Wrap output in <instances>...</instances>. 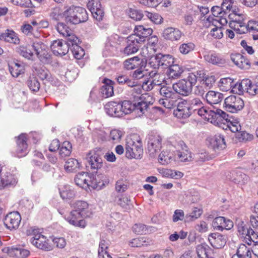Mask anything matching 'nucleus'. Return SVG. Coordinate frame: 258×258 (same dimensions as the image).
<instances>
[{"label":"nucleus","instance_id":"nucleus-1","mask_svg":"<svg viewBox=\"0 0 258 258\" xmlns=\"http://www.w3.org/2000/svg\"><path fill=\"white\" fill-rule=\"evenodd\" d=\"M198 115L212 123L221 125L223 124L222 127L224 130L229 129L232 132H234L240 129V124L237 120L230 117L220 109H210L203 106L198 111Z\"/></svg>","mask_w":258,"mask_h":258},{"label":"nucleus","instance_id":"nucleus-25","mask_svg":"<svg viewBox=\"0 0 258 258\" xmlns=\"http://www.w3.org/2000/svg\"><path fill=\"white\" fill-rule=\"evenodd\" d=\"M231 58L234 64L241 69L248 70L250 67L249 61L240 53L232 55Z\"/></svg>","mask_w":258,"mask_h":258},{"label":"nucleus","instance_id":"nucleus-44","mask_svg":"<svg viewBox=\"0 0 258 258\" xmlns=\"http://www.w3.org/2000/svg\"><path fill=\"white\" fill-rule=\"evenodd\" d=\"M252 251L250 247H247L244 244L239 245L236 254L239 258H251Z\"/></svg>","mask_w":258,"mask_h":258},{"label":"nucleus","instance_id":"nucleus-51","mask_svg":"<svg viewBox=\"0 0 258 258\" xmlns=\"http://www.w3.org/2000/svg\"><path fill=\"white\" fill-rule=\"evenodd\" d=\"M27 85L29 89L33 92H37L40 87V83L37 78L34 75L30 76L27 81Z\"/></svg>","mask_w":258,"mask_h":258},{"label":"nucleus","instance_id":"nucleus-5","mask_svg":"<svg viewBox=\"0 0 258 258\" xmlns=\"http://www.w3.org/2000/svg\"><path fill=\"white\" fill-rule=\"evenodd\" d=\"M26 233L27 236H30V243L37 248L47 251L51 249L48 239L42 234V229L31 227L26 230Z\"/></svg>","mask_w":258,"mask_h":258},{"label":"nucleus","instance_id":"nucleus-17","mask_svg":"<svg viewBox=\"0 0 258 258\" xmlns=\"http://www.w3.org/2000/svg\"><path fill=\"white\" fill-rule=\"evenodd\" d=\"M17 143V148L16 150V154L17 156L20 158L26 156L28 152L26 135L21 134L18 137Z\"/></svg>","mask_w":258,"mask_h":258},{"label":"nucleus","instance_id":"nucleus-27","mask_svg":"<svg viewBox=\"0 0 258 258\" xmlns=\"http://www.w3.org/2000/svg\"><path fill=\"white\" fill-rule=\"evenodd\" d=\"M51 49L55 55H65L69 50L68 45L60 40H54L51 45Z\"/></svg>","mask_w":258,"mask_h":258},{"label":"nucleus","instance_id":"nucleus-3","mask_svg":"<svg viewBox=\"0 0 258 258\" xmlns=\"http://www.w3.org/2000/svg\"><path fill=\"white\" fill-rule=\"evenodd\" d=\"M63 15L67 22L73 24L83 23L88 19V15L85 8L73 5L66 7Z\"/></svg>","mask_w":258,"mask_h":258},{"label":"nucleus","instance_id":"nucleus-31","mask_svg":"<svg viewBox=\"0 0 258 258\" xmlns=\"http://www.w3.org/2000/svg\"><path fill=\"white\" fill-rule=\"evenodd\" d=\"M224 98L223 94L219 92L208 91L205 96V99L209 104H217L222 101Z\"/></svg>","mask_w":258,"mask_h":258},{"label":"nucleus","instance_id":"nucleus-18","mask_svg":"<svg viewBox=\"0 0 258 258\" xmlns=\"http://www.w3.org/2000/svg\"><path fill=\"white\" fill-rule=\"evenodd\" d=\"M172 89L176 93L183 96L189 95L192 90L183 79L174 83L172 85Z\"/></svg>","mask_w":258,"mask_h":258},{"label":"nucleus","instance_id":"nucleus-50","mask_svg":"<svg viewBox=\"0 0 258 258\" xmlns=\"http://www.w3.org/2000/svg\"><path fill=\"white\" fill-rule=\"evenodd\" d=\"M172 154L167 150H163L159 155V162L164 165L170 163L172 160Z\"/></svg>","mask_w":258,"mask_h":258},{"label":"nucleus","instance_id":"nucleus-52","mask_svg":"<svg viewBox=\"0 0 258 258\" xmlns=\"http://www.w3.org/2000/svg\"><path fill=\"white\" fill-rule=\"evenodd\" d=\"M123 135L124 133L122 131L116 129L112 130L110 133L109 140L114 143H118Z\"/></svg>","mask_w":258,"mask_h":258},{"label":"nucleus","instance_id":"nucleus-11","mask_svg":"<svg viewBox=\"0 0 258 258\" xmlns=\"http://www.w3.org/2000/svg\"><path fill=\"white\" fill-rule=\"evenodd\" d=\"M212 226L215 230L217 231L228 230L233 227V222L224 217L219 216L213 219Z\"/></svg>","mask_w":258,"mask_h":258},{"label":"nucleus","instance_id":"nucleus-19","mask_svg":"<svg viewBox=\"0 0 258 258\" xmlns=\"http://www.w3.org/2000/svg\"><path fill=\"white\" fill-rule=\"evenodd\" d=\"M191 114V111L186 105V102L184 100L178 102L176 109L174 110V115L178 118H187Z\"/></svg>","mask_w":258,"mask_h":258},{"label":"nucleus","instance_id":"nucleus-54","mask_svg":"<svg viewBox=\"0 0 258 258\" xmlns=\"http://www.w3.org/2000/svg\"><path fill=\"white\" fill-rule=\"evenodd\" d=\"M72 152V145L68 141L64 142L59 149V155L62 157L69 156Z\"/></svg>","mask_w":258,"mask_h":258},{"label":"nucleus","instance_id":"nucleus-58","mask_svg":"<svg viewBox=\"0 0 258 258\" xmlns=\"http://www.w3.org/2000/svg\"><path fill=\"white\" fill-rule=\"evenodd\" d=\"M144 15L155 24H159L163 22L162 17L157 13H152L148 11H145Z\"/></svg>","mask_w":258,"mask_h":258},{"label":"nucleus","instance_id":"nucleus-22","mask_svg":"<svg viewBox=\"0 0 258 258\" xmlns=\"http://www.w3.org/2000/svg\"><path fill=\"white\" fill-rule=\"evenodd\" d=\"M209 241L215 248H221L226 243V238L219 233H211L209 235Z\"/></svg>","mask_w":258,"mask_h":258},{"label":"nucleus","instance_id":"nucleus-39","mask_svg":"<svg viewBox=\"0 0 258 258\" xmlns=\"http://www.w3.org/2000/svg\"><path fill=\"white\" fill-rule=\"evenodd\" d=\"M89 186L93 188H100L104 185L105 176L102 174H95L89 177Z\"/></svg>","mask_w":258,"mask_h":258},{"label":"nucleus","instance_id":"nucleus-49","mask_svg":"<svg viewBox=\"0 0 258 258\" xmlns=\"http://www.w3.org/2000/svg\"><path fill=\"white\" fill-rule=\"evenodd\" d=\"M218 23H216L215 25H212L211 23V26H213L212 28L210 34L211 35L216 39H221L223 36V30L224 28L221 26H218L217 25Z\"/></svg>","mask_w":258,"mask_h":258},{"label":"nucleus","instance_id":"nucleus-40","mask_svg":"<svg viewBox=\"0 0 258 258\" xmlns=\"http://www.w3.org/2000/svg\"><path fill=\"white\" fill-rule=\"evenodd\" d=\"M236 20L230 21L229 22V27L234 30L238 34H244L247 32L246 24L245 22Z\"/></svg>","mask_w":258,"mask_h":258},{"label":"nucleus","instance_id":"nucleus-53","mask_svg":"<svg viewBox=\"0 0 258 258\" xmlns=\"http://www.w3.org/2000/svg\"><path fill=\"white\" fill-rule=\"evenodd\" d=\"M244 240L249 245L252 244L255 245L258 243V234L257 232L251 229L247 236H244Z\"/></svg>","mask_w":258,"mask_h":258},{"label":"nucleus","instance_id":"nucleus-45","mask_svg":"<svg viewBox=\"0 0 258 258\" xmlns=\"http://www.w3.org/2000/svg\"><path fill=\"white\" fill-rule=\"evenodd\" d=\"M141 59L142 58L139 56L126 59L123 62L124 68L127 70L135 69L138 67Z\"/></svg>","mask_w":258,"mask_h":258},{"label":"nucleus","instance_id":"nucleus-4","mask_svg":"<svg viewBox=\"0 0 258 258\" xmlns=\"http://www.w3.org/2000/svg\"><path fill=\"white\" fill-rule=\"evenodd\" d=\"M143 153L142 142L137 135L128 137L126 139L125 156L128 159L142 158Z\"/></svg>","mask_w":258,"mask_h":258},{"label":"nucleus","instance_id":"nucleus-35","mask_svg":"<svg viewBox=\"0 0 258 258\" xmlns=\"http://www.w3.org/2000/svg\"><path fill=\"white\" fill-rule=\"evenodd\" d=\"M89 177L84 172L79 173L75 177V182L78 186L83 188H86L89 187Z\"/></svg>","mask_w":258,"mask_h":258},{"label":"nucleus","instance_id":"nucleus-13","mask_svg":"<svg viewBox=\"0 0 258 258\" xmlns=\"http://www.w3.org/2000/svg\"><path fill=\"white\" fill-rule=\"evenodd\" d=\"M89 166L93 170L100 169L103 166V161L100 152L95 150L91 151L87 155Z\"/></svg>","mask_w":258,"mask_h":258},{"label":"nucleus","instance_id":"nucleus-55","mask_svg":"<svg viewBox=\"0 0 258 258\" xmlns=\"http://www.w3.org/2000/svg\"><path fill=\"white\" fill-rule=\"evenodd\" d=\"M37 74L39 77L42 80H46L48 82H52L53 78L48 70L45 68H41L38 70Z\"/></svg>","mask_w":258,"mask_h":258},{"label":"nucleus","instance_id":"nucleus-59","mask_svg":"<svg viewBox=\"0 0 258 258\" xmlns=\"http://www.w3.org/2000/svg\"><path fill=\"white\" fill-rule=\"evenodd\" d=\"M116 80L120 84H126L128 86L132 87L135 86V82L130 80L126 75L119 74L116 76Z\"/></svg>","mask_w":258,"mask_h":258},{"label":"nucleus","instance_id":"nucleus-57","mask_svg":"<svg viewBox=\"0 0 258 258\" xmlns=\"http://www.w3.org/2000/svg\"><path fill=\"white\" fill-rule=\"evenodd\" d=\"M74 56L77 59L82 58L85 55L84 49L78 44L74 45L73 47L69 48Z\"/></svg>","mask_w":258,"mask_h":258},{"label":"nucleus","instance_id":"nucleus-33","mask_svg":"<svg viewBox=\"0 0 258 258\" xmlns=\"http://www.w3.org/2000/svg\"><path fill=\"white\" fill-rule=\"evenodd\" d=\"M197 75L199 78L202 79L200 82L207 89H210L215 82V77L213 76H207L203 71H197Z\"/></svg>","mask_w":258,"mask_h":258},{"label":"nucleus","instance_id":"nucleus-41","mask_svg":"<svg viewBox=\"0 0 258 258\" xmlns=\"http://www.w3.org/2000/svg\"><path fill=\"white\" fill-rule=\"evenodd\" d=\"M9 68L11 74L15 78L18 77L20 75L24 74L25 72L24 66L23 63L14 62L9 65Z\"/></svg>","mask_w":258,"mask_h":258},{"label":"nucleus","instance_id":"nucleus-29","mask_svg":"<svg viewBox=\"0 0 258 258\" xmlns=\"http://www.w3.org/2000/svg\"><path fill=\"white\" fill-rule=\"evenodd\" d=\"M179 145L181 146L182 151H176L175 156L176 158L181 162L189 161L191 159L190 152L188 150L187 146L182 141H179Z\"/></svg>","mask_w":258,"mask_h":258},{"label":"nucleus","instance_id":"nucleus-6","mask_svg":"<svg viewBox=\"0 0 258 258\" xmlns=\"http://www.w3.org/2000/svg\"><path fill=\"white\" fill-rule=\"evenodd\" d=\"M227 10L223 7L213 6L211 9V12L214 17L209 16L204 21V25L206 27H210L211 23L215 25L219 23L221 25H225L228 22L227 19L228 16Z\"/></svg>","mask_w":258,"mask_h":258},{"label":"nucleus","instance_id":"nucleus-42","mask_svg":"<svg viewBox=\"0 0 258 258\" xmlns=\"http://www.w3.org/2000/svg\"><path fill=\"white\" fill-rule=\"evenodd\" d=\"M183 72V68L178 64H172L167 70V74L170 79H178Z\"/></svg>","mask_w":258,"mask_h":258},{"label":"nucleus","instance_id":"nucleus-9","mask_svg":"<svg viewBox=\"0 0 258 258\" xmlns=\"http://www.w3.org/2000/svg\"><path fill=\"white\" fill-rule=\"evenodd\" d=\"M224 104L227 111L234 113L243 108L244 102L240 97L231 95L225 98Z\"/></svg>","mask_w":258,"mask_h":258},{"label":"nucleus","instance_id":"nucleus-28","mask_svg":"<svg viewBox=\"0 0 258 258\" xmlns=\"http://www.w3.org/2000/svg\"><path fill=\"white\" fill-rule=\"evenodd\" d=\"M204 58L205 61L213 64H223L225 63V60L221 55L214 51L207 52L204 55Z\"/></svg>","mask_w":258,"mask_h":258},{"label":"nucleus","instance_id":"nucleus-60","mask_svg":"<svg viewBox=\"0 0 258 258\" xmlns=\"http://www.w3.org/2000/svg\"><path fill=\"white\" fill-rule=\"evenodd\" d=\"M56 28L58 32L64 37L72 33L71 29L63 23H58Z\"/></svg>","mask_w":258,"mask_h":258},{"label":"nucleus","instance_id":"nucleus-46","mask_svg":"<svg viewBox=\"0 0 258 258\" xmlns=\"http://www.w3.org/2000/svg\"><path fill=\"white\" fill-rule=\"evenodd\" d=\"M234 81L230 78H224L220 80L218 87L223 91H231Z\"/></svg>","mask_w":258,"mask_h":258},{"label":"nucleus","instance_id":"nucleus-24","mask_svg":"<svg viewBox=\"0 0 258 258\" xmlns=\"http://www.w3.org/2000/svg\"><path fill=\"white\" fill-rule=\"evenodd\" d=\"M127 46L124 48L123 52L127 55L135 53L139 50L140 44L136 36H129L127 38Z\"/></svg>","mask_w":258,"mask_h":258},{"label":"nucleus","instance_id":"nucleus-34","mask_svg":"<svg viewBox=\"0 0 258 258\" xmlns=\"http://www.w3.org/2000/svg\"><path fill=\"white\" fill-rule=\"evenodd\" d=\"M114 202L125 211L130 210L133 207L130 198L127 196H115Z\"/></svg>","mask_w":258,"mask_h":258},{"label":"nucleus","instance_id":"nucleus-61","mask_svg":"<svg viewBox=\"0 0 258 258\" xmlns=\"http://www.w3.org/2000/svg\"><path fill=\"white\" fill-rule=\"evenodd\" d=\"M195 45L192 42L183 43L179 46V50L183 54H186L194 50Z\"/></svg>","mask_w":258,"mask_h":258},{"label":"nucleus","instance_id":"nucleus-30","mask_svg":"<svg viewBox=\"0 0 258 258\" xmlns=\"http://www.w3.org/2000/svg\"><path fill=\"white\" fill-rule=\"evenodd\" d=\"M186 102V105L191 111V113H197L198 114V111L203 106V103L201 100L197 97H190L187 99H184Z\"/></svg>","mask_w":258,"mask_h":258},{"label":"nucleus","instance_id":"nucleus-32","mask_svg":"<svg viewBox=\"0 0 258 258\" xmlns=\"http://www.w3.org/2000/svg\"><path fill=\"white\" fill-rule=\"evenodd\" d=\"M149 58L148 62H147V59L145 58H142L141 60L145 62V67L148 69V71H156L157 73V70L160 67L158 54L155 56H151Z\"/></svg>","mask_w":258,"mask_h":258},{"label":"nucleus","instance_id":"nucleus-14","mask_svg":"<svg viewBox=\"0 0 258 258\" xmlns=\"http://www.w3.org/2000/svg\"><path fill=\"white\" fill-rule=\"evenodd\" d=\"M153 33V30L150 28H145L142 25L136 26L134 29V33L130 36H136L137 40L139 43L144 42L146 38L150 36Z\"/></svg>","mask_w":258,"mask_h":258},{"label":"nucleus","instance_id":"nucleus-20","mask_svg":"<svg viewBox=\"0 0 258 258\" xmlns=\"http://www.w3.org/2000/svg\"><path fill=\"white\" fill-rule=\"evenodd\" d=\"M0 40L14 44H18L20 43L18 34L10 29H7L4 32L0 33Z\"/></svg>","mask_w":258,"mask_h":258},{"label":"nucleus","instance_id":"nucleus-16","mask_svg":"<svg viewBox=\"0 0 258 258\" xmlns=\"http://www.w3.org/2000/svg\"><path fill=\"white\" fill-rule=\"evenodd\" d=\"M145 66V62L141 60V62L138 66V67L137 68V69L132 73V77L135 79L139 80L148 75L150 76V77H153L157 74L156 71H148V69L146 68Z\"/></svg>","mask_w":258,"mask_h":258},{"label":"nucleus","instance_id":"nucleus-12","mask_svg":"<svg viewBox=\"0 0 258 258\" xmlns=\"http://www.w3.org/2000/svg\"><path fill=\"white\" fill-rule=\"evenodd\" d=\"M21 221V216L17 211L10 212L8 214L4 221L6 227L10 230L17 229Z\"/></svg>","mask_w":258,"mask_h":258},{"label":"nucleus","instance_id":"nucleus-15","mask_svg":"<svg viewBox=\"0 0 258 258\" xmlns=\"http://www.w3.org/2000/svg\"><path fill=\"white\" fill-rule=\"evenodd\" d=\"M84 217L76 211H72L69 215L65 217L66 220L71 225L80 228H85L86 224L83 219Z\"/></svg>","mask_w":258,"mask_h":258},{"label":"nucleus","instance_id":"nucleus-64","mask_svg":"<svg viewBox=\"0 0 258 258\" xmlns=\"http://www.w3.org/2000/svg\"><path fill=\"white\" fill-rule=\"evenodd\" d=\"M251 229L250 227L248 228L243 222H240L237 225L238 233L244 237V236H247V234L249 233V230Z\"/></svg>","mask_w":258,"mask_h":258},{"label":"nucleus","instance_id":"nucleus-23","mask_svg":"<svg viewBox=\"0 0 258 258\" xmlns=\"http://www.w3.org/2000/svg\"><path fill=\"white\" fill-rule=\"evenodd\" d=\"M182 36V32L177 28L168 27L165 29L162 33V37L172 41L179 40Z\"/></svg>","mask_w":258,"mask_h":258},{"label":"nucleus","instance_id":"nucleus-7","mask_svg":"<svg viewBox=\"0 0 258 258\" xmlns=\"http://www.w3.org/2000/svg\"><path fill=\"white\" fill-rule=\"evenodd\" d=\"M160 95L164 97L159 100V103L164 107L170 109L176 105V100L175 93H173L171 88L167 86H163L160 90Z\"/></svg>","mask_w":258,"mask_h":258},{"label":"nucleus","instance_id":"nucleus-26","mask_svg":"<svg viewBox=\"0 0 258 258\" xmlns=\"http://www.w3.org/2000/svg\"><path fill=\"white\" fill-rule=\"evenodd\" d=\"M209 145L214 150L223 149L226 147L224 136L217 134L209 139Z\"/></svg>","mask_w":258,"mask_h":258},{"label":"nucleus","instance_id":"nucleus-36","mask_svg":"<svg viewBox=\"0 0 258 258\" xmlns=\"http://www.w3.org/2000/svg\"><path fill=\"white\" fill-rule=\"evenodd\" d=\"M250 84V80L248 79H243L240 82L233 83L231 92L233 93L238 95L243 94L245 91V87Z\"/></svg>","mask_w":258,"mask_h":258},{"label":"nucleus","instance_id":"nucleus-48","mask_svg":"<svg viewBox=\"0 0 258 258\" xmlns=\"http://www.w3.org/2000/svg\"><path fill=\"white\" fill-rule=\"evenodd\" d=\"M17 52L20 55L28 59H33L34 54L30 48L29 45L20 46L17 48Z\"/></svg>","mask_w":258,"mask_h":258},{"label":"nucleus","instance_id":"nucleus-21","mask_svg":"<svg viewBox=\"0 0 258 258\" xmlns=\"http://www.w3.org/2000/svg\"><path fill=\"white\" fill-rule=\"evenodd\" d=\"M74 210L82 215L83 217H89L92 215L91 209L89 208L88 204L85 201L76 202L74 205Z\"/></svg>","mask_w":258,"mask_h":258},{"label":"nucleus","instance_id":"nucleus-56","mask_svg":"<svg viewBox=\"0 0 258 258\" xmlns=\"http://www.w3.org/2000/svg\"><path fill=\"white\" fill-rule=\"evenodd\" d=\"M239 122L238 121H237ZM241 126H240V129L238 130V131L236 132H234V133H237L236 134V138L238 139L239 142L251 140L252 139V136L247 133L245 131H241Z\"/></svg>","mask_w":258,"mask_h":258},{"label":"nucleus","instance_id":"nucleus-38","mask_svg":"<svg viewBox=\"0 0 258 258\" xmlns=\"http://www.w3.org/2000/svg\"><path fill=\"white\" fill-rule=\"evenodd\" d=\"M160 67L163 69L169 68L174 62V57L169 54H158Z\"/></svg>","mask_w":258,"mask_h":258},{"label":"nucleus","instance_id":"nucleus-8","mask_svg":"<svg viewBox=\"0 0 258 258\" xmlns=\"http://www.w3.org/2000/svg\"><path fill=\"white\" fill-rule=\"evenodd\" d=\"M32 47L39 59L43 63L50 61L51 55L46 45L40 40H36L32 44Z\"/></svg>","mask_w":258,"mask_h":258},{"label":"nucleus","instance_id":"nucleus-63","mask_svg":"<svg viewBox=\"0 0 258 258\" xmlns=\"http://www.w3.org/2000/svg\"><path fill=\"white\" fill-rule=\"evenodd\" d=\"M116 102H109L105 105V109L106 113L110 116H115L116 111Z\"/></svg>","mask_w":258,"mask_h":258},{"label":"nucleus","instance_id":"nucleus-10","mask_svg":"<svg viewBox=\"0 0 258 258\" xmlns=\"http://www.w3.org/2000/svg\"><path fill=\"white\" fill-rule=\"evenodd\" d=\"M162 137L159 135H150L148 141V151L150 157H154L162 147Z\"/></svg>","mask_w":258,"mask_h":258},{"label":"nucleus","instance_id":"nucleus-2","mask_svg":"<svg viewBox=\"0 0 258 258\" xmlns=\"http://www.w3.org/2000/svg\"><path fill=\"white\" fill-rule=\"evenodd\" d=\"M138 98V102L133 100V103L128 100L121 102L123 115L130 114L134 111L139 116H141L147 110L149 105L152 104V98L148 93H145L142 97Z\"/></svg>","mask_w":258,"mask_h":258},{"label":"nucleus","instance_id":"nucleus-62","mask_svg":"<svg viewBox=\"0 0 258 258\" xmlns=\"http://www.w3.org/2000/svg\"><path fill=\"white\" fill-rule=\"evenodd\" d=\"M199 78V75H197V71L195 73H190L185 79L187 84L192 90L194 86H195L197 82L198 78Z\"/></svg>","mask_w":258,"mask_h":258},{"label":"nucleus","instance_id":"nucleus-37","mask_svg":"<svg viewBox=\"0 0 258 258\" xmlns=\"http://www.w3.org/2000/svg\"><path fill=\"white\" fill-rule=\"evenodd\" d=\"M80 163L75 158L68 159L64 165V170L68 173L77 172L80 169Z\"/></svg>","mask_w":258,"mask_h":258},{"label":"nucleus","instance_id":"nucleus-43","mask_svg":"<svg viewBox=\"0 0 258 258\" xmlns=\"http://www.w3.org/2000/svg\"><path fill=\"white\" fill-rule=\"evenodd\" d=\"M29 253V250L21 248L13 247L8 249L10 256L17 258H26Z\"/></svg>","mask_w":258,"mask_h":258},{"label":"nucleus","instance_id":"nucleus-47","mask_svg":"<svg viewBox=\"0 0 258 258\" xmlns=\"http://www.w3.org/2000/svg\"><path fill=\"white\" fill-rule=\"evenodd\" d=\"M106 83L102 86L101 88V93L102 97L104 98H108L113 95V87L111 84L112 83L110 80H107Z\"/></svg>","mask_w":258,"mask_h":258}]
</instances>
